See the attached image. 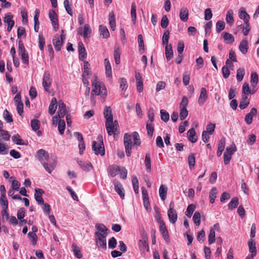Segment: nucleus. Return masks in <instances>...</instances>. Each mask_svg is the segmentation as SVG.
Listing matches in <instances>:
<instances>
[{"label":"nucleus","mask_w":259,"mask_h":259,"mask_svg":"<svg viewBox=\"0 0 259 259\" xmlns=\"http://www.w3.org/2000/svg\"><path fill=\"white\" fill-rule=\"evenodd\" d=\"M208 98L207 91L205 88H202L200 90V95L198 99V103L199 105H203Z\"/></svg>","instance_id":"aec40b11"},{"label":"nucleus","mask_w":259,"mask_h":259,"mask_svg":"<svg viewBox=\"0 0 259 259\" xmlns=\"http://www.w3.org/2000/svg\"><path fill=\"white\" fill-rule=\"evenodd\" d=\"M188 161L190 169H193L195 165V156L194 153H191L189 155Z\"/></svg>","instance_id":"49530a36"},{"label":"nucleus","mask_w":259,"mask_h":259,"mask_svg":"<svg viewBox=\"0 0 259 259\" xmlns=\"http://www.w3.org/2000/svg\"><path fill=\"white\" fill-rule=\"evenodd\" d=\"M96 241L97 246L104 250L107 248L106 236L100 232L95 233Z\"/></svg>","instance_id":"39448f33"},{"label":"nucleus","mask_w":259,"mask_h":259,"mask_svg":"<svg viewBox=\"0 0 259 259\" xmlns=\"http://www.w3.org/2000/svg\"><path fill=\"white\" fill-rule=\"evenodd\" d=\"M0 203L3 208H8V201L7 199L6 196L4 194H1L0 197Z\"/></svg>","instance_id":"0e129e2a"},{"label":"nucleus","mask_w":259,"mask_h":259,"mask_svg":"<svg viewBox=\"0 0 259 259\" xmlns=\"http://www.w3.org/2000/svg\"><path fill=\"white\" fill-rule=\"evenodd\" d=\"M72 247L73 249L75 256L77 258H81L82 257V254L81 253L80 250L78 248L77 245L75 244H73Z\"/></svg>","instance_id":"69168bd1"},{"label":"nucleus","mask_w":259,"mask_h":259,"mask_svg":"<svg viewBox=\"0 0 259 259\" xmlns=\"http://www.w3.org/2000/svg\"><path fill=\"white\" fill-rule=\"evenodd\" d=\"M49 16L54 29L57 31L59 28V24L56 13L54 10H51L49 11Z\"/></svg>","instance_id":"1a4fd4ad"},{"label":"nucleus","mask_w":259,"mask_h":259,"mask_svg":"<svg viewBox=\"0 0 259 259\" xmlns=\"http://www.w3.org/2000/svg\"><path fill=\"white\" fill-rule=\"evenodd\" d=\"M189 11L187 8H182L180 10V18L183 22L187 21L188 19Z\"/></svg>","instance_id":"393cba45"},{"label":"nucleus","mask_w":259,"mask_h":259,"mask_svg":"<svg viewBox=\"0 0 259 259\" xmlns=\"http://www.w3.org/2000/svg\"><path fill=\"white\" fill-rule=\"evenodd\" d=\"M218 193V190L216 187H213L209 194V198L210 199V202L212 204L214 202L217 194Z\"/></svg>","instance_id":"a18cd8bd"},{"label":"nucleus","mask_w":259,"mask_h":259,"mask_svg":"<svg viewBox=\"0 0 259 259\" xmlns=\"http://www.w3.org/2000/svg\"><path fill=\"white\" fill-rule=\"evenodd\" d=\"M98 141H93L92 143V148L95 154L97 155H100L104 156L105 154V148L103 143V137L101 135H99L97 137Z\"/></svg>","instance_id":"7ed1b4c3"},{"label":"nucleus","mask_w":259,"mask_h":259,"mask_svg":"<svg viewBox=\"0 0 259 259\" xmlns=\"http://www.w3.org/2000/svg\"><path fill=\"white\" fill-rule=\"evenodd\" d=\"M12 140L13 142L18 145H27L28 144V142L25 143L19 134H16L13 136Z\"/></svg>","instance_id":"c85d7f7f"},{"label":"nucleus","mask_w":259,"mask_h":259,"mask_svg":"<svg viewBox=\"0 0 259 259\" xmlns=\"http://www.w3.org/2000/svg\"><path fill=\"white\" fill-rule=\"evenodd\" d=\"M167 190V187L165 185H161L159 187V196L162 201H164L166 198Z\"/></svg>","instance_id":"b1692460"},{"label":"nucleus","mask_w":259,"mask_h":259,"mask_svg":"<svg viewBox=\"0 0 259 259\" xmlns=\"http://www.w3.org/2000/svg\"><path fill=\"white\" fill-rule=\"evenodd\" d=\"M245 74V70L243 68H239L237 70L236 78L238 81L242 80Z\"/></svg>","instance_id":"4d7b16f0"},{"label":"nucleus","mask_w":259,"mask_h":259,"mask_svg":"<svg viewBox=\"0 0 259 259\" xmlns=\"http://www.w3.org/2000/svg\"><path fill=\"white\" fill-rule=\"evenodd\" d=\"M105 126L108 134L109 136L113 135L115 137L116 134L118 135L119 133L118 130L115 128V127H113V121H112L111 123L105 122Z\"/></svg>","instance_id":"2eb2a0df"},{"label":"nucleus","mask_w":259,"mask_h":259,"mask_svg":"<svg viewBox=\"0 0 259 259\" xmlns=\"http://www.w3.org/2000/svg\"><path fill=\"white\" fill-rule=\"evenodd\" d=\"M196 132L194 128H190L187 132V137L188 140L192 143L196 142L197 139L196 138Z\"/></svg>","instance_id":"bb28decb"},{"label":"nucleus","mask_w":259,"mask_h":259,"mask_svg":"<svg viewBox=\"0 0 259 259\" xmlns=\"http://www.w3.org/2000/svg\"><path fill=\"white\" fill-rule=\"evenodd\" d=\"M39 12L38 9L35 10V15L34 16V29L35 32H38L39 28V22L38 20Z\"/></svg>","instance_id":"473e14b6"},{"label":"nucleus","mask_w":259,"mask_h":259,"mask_svg":"<svg viewBox=\"0 0 259 259\" xmlns=\"http://www.w3.org/2000/svg\"><path fill=\"white\" fill-rule=\"evenodd\" d=\"M78 49L79 52V59L82 61L87 58V54L84 45L82 42H78Z\"/></svg>","instance_id":"dca6fc26"},{"label":"nucleus","mask_w":259,"mask_h":259,"mask_svg":"<svg viewBox=\"0 0 259 259\" xmlns=\"http://www.w3.org/2000/svg\"><path fill=\"white\" fill-rule=\"evenodd\" d=\"M10 182L12 183L11 188L18 191L20 186V183L18 181L15 180L13 177H10Z\"/></svg>","instance_id":"5fc2aeb1"},{"label":"nucleus","mask_w":259,"mask_h":259,"mask_svg":"<svg viewBox=\"0 0 259 259\" xmlns=\"http://www.w3.org/2000/svg\"><path fill=\"white\" fill-rule=\"evenodd\" d=\"M239 17L241 19L244 21L245 24H249V15L246 12L243 8H241L239 11Z\"/></svg>","instance_id":"412c9836"},{"label":"nucleus","mask_w":259,"mask_h":259,"mask_svg":"<svg viewBox=\"0 0 259 259\" xmlns=\"http://www.w3.org/2000/svg\"><path fill=\"white\" fill-rule=\"evenodd\" d=\"M239 204V200L237 197H233L228 204V208L230 210L235 208Z\"/></svg>","instance_id":"de8ad7c7"},{"label":"nucleus","mask_w":259,"mask_h":259,"mask_svg":"<svg viewBox=\"0 0 259 259\" xmlns=\"http://www.w3.org/2000/svg\"><path fill=\"white\" fill-rule=\"evenodd\" d=\"M225 146V139L224 138L220 140L218 144V148L217 152L218 157H220L222 154L223 151L224 150Z\"/></svg>","instance_id":"2f4dec72"},{"label":"nucleus","mask_w":259,"mask_h":259,"mask_svg":"<svg viewBox=\"0 0 259 259\" xmlns=\"http://www.w3.org/2000/svg\"><path fill=\"white\" fill-rule=\"evenodd\" d=\"M37 159L41 162L44 168L49 173L51 174L56 166V164L53 163L49 164L46 161H48L49 158L48 153L44 149L38 150L35 155Z\"/></svg>","instance_id":"f03ea898"},{"label":"nucleus","mask_w":259,"mask_h":259,"mask_svg":"<svg viewBox=\"0 0 259 259\" xmlns=\"http://www.w3.org/2000/svg\"><path fill=\"white\" fill-rule=\"evenodd\" d=\"M132 21L134 24L136 23L137 16H136V5L135 3H133L131 6V12Z\"/></svg>","instance_id":"37998d69"},{"label":"nucleus","mask_w":259,"mask_h":259,"mask_svg":"<svg viewBox=\"0 0 259 259\" xmlns=\"http://www.w3.org/2000/svg\"><path fill=\"white\" fill-rule=\"evenodd\" d=\"M78 163L80 167L84 171H89L93 168L92 164L89 162H83L82 161H78Z\"/></svg>","instance_id":"c756f323"},{"label":"nucleus","mask_w":259,"mask_h":259,"mask_svg":"<svg viewBox=\"0 0 259 259\" xmlns=\"http://www.w3.org/2000/svg\"><path fill=\"white\" fill-rule=\"evenodd\" d=\"M109 21L111 29L113 31L115 30L116 28V23L115 16L113 12L109 13Z\"/></svg>","instance_id":"c03bdc74"},{"label":"nucleus","mask_w":259,"mask_h":259,"mask_svg":"<svg viewBox=\"0 0 259 259\" xmlns=\"http://www.w3.org/2000/svg\"><path fill=\"white\" fill-rule=\"evenodd\" d=\"M65 39V36L63 34H61V35H56L54 37L53 39V44L57 51L61 50L63 42Z\"/></svg>","instance_id":"0eeeda50"},{"label":"nucleus","mask_w":259,"mask_h":259,"mask_svg":"<svg viewBox=\"0 0 259 259\" xmlns=\"http://www.w3.org/2000/svg\"><path fill=\"white\" fill-rule=\"evenodd\" d=\"M142 193L144 207L148 210L150 206V202L147 191L144 187L142 188Z\"/></svg>","instance_id":"6ab92c4d"},{"label":"nucleus","mask_w":259,"mask_h":259,"mask_svg":"<svg viewBox=\"0 0 259 259\" xmlns=\"http://www.w3.org/2000/svg\"><path fill=\"white\" fill-rule=\"evenodd\" d=\"M159 230L165 241L167 243H169L170 241L169 237L168 235V231L167 229H166L164 222L160 223V226H159Z\"/></svg>","instance_id":"ddd939ff"},{"label":"nucleus","mask_w":259,"mask_h":259,"mask_svg":"<svg viewBox=\"0 0 259 259\" xmlns=\"http://www.w3.org/2000/svg\"><path fill=\"white\" fill-rule=\"evenodd\" d=\"M65 122L63 119H60L58 121V131L61 135H63L65 129Z\"/></svg>","instance_id":"bf43d9fd"},{"label":"nucleus","mask_w":259,"mask_h":259,"mask_svg":"<svg viewBox=\"0 0 259 259\" xmlns=\"http://www.w3.org/2000/svg\"><path fill=\"white\" fill-rule=\"evenodd\" d=\"M10 137L11 135L7 131L2 130L0 131V142L9 141Z\"/></svg>","instance_id":"4c0bfd02"},{"label":"nucleus","mask_w":259,"mask_h":259,"mask_svg":"<svg viewBox=\"0 0 259 259\" xmlns=\"http://www.w3.org/2000/svg\"><path fill=\"white\" fill-rule=\"evenodd\" d=\"M225 26V23L223 21L219 20L216 23V31L218 33L222 31Z\"/></svg>","instance_id":"774afa93"},{"label":"nucleus","mask_w":259,"mask_h":259,"mask_svg":"<svg viewBox=\"0 0 259 259\" xmlns=\"http://www.w3.org/2000/svg\"><path fill=\"white\" fill-rule=\"evenodd\" d=\"M196 206L193 204H189L187 208L186 209V211L185 212V214L189 218H191L193 212L194 211L195 209Z\"/></svg>","instance_id":"864d4df0"},{"label":"nucleus","mask_w":259,"mask_h":259,"mask_svg":"<svg viewBox=\"0 0 259 259\" xmlns=\"http://www.w3.org/2000/svg\"><path fill=\"white\" fill-rule=\"evenodd\" d=\"M92 32L90 25L88 24H85L84 26L83 32L82 35L84 38H88ZM79 34L82 35V33L78 32Z\"/></svg>","instance_id":"603ef678"},{"label":"nucleus","mask_w":259,"mask_h":259,"mask_svg":"<svg viewBox=\"0 0 259 259\" xmlns=\"http://www.w3.org/2000/svg\"><path fill=\"white\" fill-rule=\"evenodd\" d=\"M40 121L36 119H33L31 121V126L33 131L36 132L38 131L40 127Z\"/></svg>","instance_id":"6e6d98bb"},{"label":"nucleus","mask_w":259,"mask_h":259,"mask_svg":"<svg viewBox=\"0 0 259 259\" xmlns=\"http://www.w3.org/2000/svg\"><path fill=\"white\" fill-rule=\"evenodd\" d=\"M132 136L134 141L133 143V147L137 148V147L140 146L141 144L140 136L138 133L137 132H133L132 133Z\"/></svg>","instance_id":"7c9ffc66"},{"label":"nucleus","mask_w":259,"mask_h":259,"mask_svg":"<svg viewBox=\"0 0 259 259\" xmlns=\"http://www.w3.org/2000/svg\"><path fill=\"white\" fill-rule=\"evenodd\" d=\"M52 83V79L50 77V73L48 71H46L44 73L42 79V85L44 90L48 92Z\"/></svg>","instance_id":"6e6552de"},{"label":"nucleus","mask_w":259,"mask_h":259,"mask_svg":"<svg viewBox=\"0 0 259 259\" xmlns=\"http://www.w3.org/2000/svg\"><path fill=\"white\" fill-rule=\"evenodd\" d=\"M160 113L161 120L165 122H167L169 119V113L163 109L160 110Z\"/></svg>","instance_id":"052dcab7"},{"label":"nucleus","mask_w":259,"mask_h":259,"mask_svg":"<svg viewBox=\"0 0 259 259\" xmlns=\"http://www.w3.org/2000/svg\"><path fill=\"white\" fill-rule=\"evenodd\" d=\"M200 213L198 211H196L193 217V221L197 226H198L200 224Z\"/></svg>","instance_id":"338daca9"},{"label":"nucleus","mask_w":259,"mask_h":259,"mask_svg":"<svg viewBox=\"0 0 259 259\" xmlns=\"http://www.w3.org/2000/svg\"><path fill=\"white\" fill-rule=\"evenodd\" d=\"M99 31L100 35L102 36L103 38H107L109 37L110 34L107 28L103 25H100Z\"/></svg>","instance_id":"f704fd0d"},{"label":"nucleus","mask_w":259,"mask_h":259,"mask_svg":"<svg viewBox=\"0 0 259 259\" xmlns=\"http://www.w3.org/2000/svg\"><path fill=\"white\" fill-rule=\"evenodd\" d=\"M114 185L115 191L118 193L121 199L124 198V190L122 184L118 181L115 180L113 182Z\"/></svg>","instance_id":"9d476101"},{"label":"nucleus","mask_w":259,"mask_h":259,"mask_svg":"<svg viewBox=\"0 0 259 259\" xmlns=\"http://www.w3.org/2000/svg\"><path fill=\"white\" fill-rule=\"evenodd\" d=\"M233 12L232 10H230L227 12L226 15V21L230 25H232L234 23V18L233 17Z\"/></svg>","instance_id":"09e8293b"},{"label":"nucleus","mask_w":259,"mask_h":259,"mask_svg":"<svg viewBox=\"0 0 259 259\" xmlns=\"http://www.w3.org/2000/svg\"><path fill=\"white\" fill-rule=\"evenodd\" d=\"M258 81V76L256 72H252L251 74L250 83L251 86L254 88Z\"/></svg>","instance_id":"79ce46f5"},{"label":"nucleus","mask_w":259,"mask_h":259,"mask_svg":"<svg viewBox=\"0 0 259 259\" xmlns=\"http://www.w3.org/2000/svg\"><path fill=\"white\" fill-rule=\"evenodd\" d=\"M18 53L20 56L22 62L23 64L28 65L29 64V57L28 53L26 52L24 46L21 40H19L18 41Z\"/></svg>","instance_id":"20e7f679"},{"label":"nucleus","mask_w":259,"mask_h":259,"mask_svg":"<svg viewBox=\"0 0 259 259\" xmlns=\"http://www.w3.org/2000/svg\"><path fill=\"white\" fill-rule=\"evenodd\" d=\"M57 101L56 98L54 97L52 99L50 106L49 107V112L52 115H53L57 109Z\"/></svg>","instance_id":"5701e85b"},{"label":"nucleus","mask_w":259,"mask_h":259,"mask_svg":"<svg viewBox=\"0 0 259 259\" xmlns=\"http://www.w3.org/2000/svg\"><path fill=\"white\" fill-rule=\"evenodd\" d=\"M215 231L214 229L210 228L208 239L209 244H211L215 242Z\"/></svg>","instance_id":"e2e57ef3"},{"label":"nucleus","mask_w":259,"mask_h":259,"mask_svg":"<svg viewBox=\"0 0 259 259\" xmlns=\"http://www.w3.org/2000/svg\"><path fill=\"white\" fill-rule=\"evenodd\" d=\"M239 49L242 54H246L247 53L248 51V42L246 39L241 40L239 46Z\"/></svg>","instance_id":"cd10ccee"},{"label":"nucleus","mask_w":259,"mask_h":259,"mask_svg":"<svg viewBox=\"0 0 259 259\" xmlns=\"http://www.w3.org/2000/svg\"><path fill=\"white\" fill-rule=\"evenodd\" d=\"M132 183L134 192L138 194L139 193V182L137 178L135 176L132 177Z\"/></svg>","instance_id":"680f3d73"},{"label":"nucleus","mask_w":259,"mask_h":259,"mask_svg":"<svg viewBox=\"0 0 259 259\" xmlns=\"http://www.w3.org/2000/svg\"><path fill=\"white\" fill-rule=\"evenodd\" d=\"M105 64L106 74L107 77H110L112 75V70L110 63L107 59L104 60Z\"/></svg>","instance_id":"8fccbe9b"},{"label":"nucleus","mask_w":259,"mask_h":259,"mask_svg":"<svg viewBox=\"0 0 259 259\" xmlns=\"http://www.w3.org/2000/svg\"><path fill=\"white\" fill-rule=\"evenodd\" d=\"M249 104V101L247 99V96L242 95V98L239 104V107L241 109H245Z\"/></svg>","instance_id":"c9c22d12"},{"label":"nucleus","mask_w":259,"mask_h":259,"mask_svg":"<svg viewBox=\"0 0 259 259\" xmlns=\"http://www.w3.org/2000/svg\"><path fill=\"white\" fill-rule=\"evenodd\" d=\"M257 112L255 108H252L250 112L245 115L244 120L247 124H250L252 123L253 116L256 115Z\"/></svg>","instance_id":"f3484780"},{"label":"nucleus","mask_w":259,"mask_h":259,"mask_svg":"<svg viewBox=\"0 0 259 259\" xmlns=\"http://www.w3.org/2000/svg\"><path fill=\"white\" fill-rule=\"evenodd\" d=\"M139 249L142 251H149L148 240H140L139 241Z\"/></svg>","instance_id":"58836bf2"},{"label":"nucleus","mask_w":259,"mask_h":259,"mask_svg":"<svg viewBox=\"0 0 259 259\" xmlns=\"http://www.w3.org/2000/svg\"><path fill=\"white\" fill-rule=\"evenodd\" d=\"M145 164L147 172L151 171V158L149 153H146L145 155Z\"/></svg>","instance_id":"3c124183"},{"label":"nucleus","mask_w":259,"mask_h":259,"mask_svg":"<svg viewBox=\"0 0 259 259\" xmlns=\"http://www.w3.org/2000/svg\"><path fill=\"white\" fill-rule=\"evenodd\" d=\"M248 245L249 246V252L251 253V257L253 258L256 255V246L254 240L250 239L248 241Z\"/></svg>","instance_id":"4be33fe9"},{"label":"nucleus","mask_w":259,"mask_h":259,"mask_svg":"<svg viewBox=\"0 0 259 259\" xmlns=\"http://www.w3.org/2000/svg\"><path fill=\"white\" fill-rule=\"evenodd\" d=\"M167 215L169 222L171 224H175L177 221L178 216L176 210L174 209V203L171 202L169 204V208L167 211Z\"/></svg>","instance_id":"423d86ee"},{"label":"nucleus","mask_w":259,"mask_h":259,"mask_svg":"<svg viewBox=\"0 0 259 259\" xmlns=\"http://www.w3.org/2000/svg\"><path fill=\"white\" fill-rule=\"evenodd\" d=\"M45 193L44 190L39 188L35 189L34 198L38 204H44V201L42 197V195Z\"/></svg>","instance_id":"9b49d317"},{"label":"nucleus","mask_w":259,"mask_h":259,"mask_svg":"<svg viewBox=\"0 0 259 259\" xmlns=\"http://www.w3.org/2000/svg\"><path fill=\"white\" fill-rule=\"evenodd\" d=\"M222 35L226 44H232L234 41V38L232 34L226 32H223Z\"/></svg>","instance_id":"a878e982"},{"label":"nucleus","mask_w":259,"mask_h":259,"mask_svg":"<svg viewBox=\"0 0 259 259\" xmlns=\"http://www.w3.org/2000/svg\"><path fill=\"white\" fill-rule=\"evenodd\" d=\"M3 117L5 120L8 123H11L13 121L12 115L8 111L7 109H5L3 113Z\"/></svg>","instance_id":"13d9d810"},{"label":"nucleus","mask_w":259,"mask_h":259,"mask_svg":"<svg viewBox=\"0 0 259 259\" xmlns=\"http://www.w3.org/2000/svg\"><path fill=\"white\" fill-rule=\"evenodd\" d=\"M13 18V15L11 13H8L5 14V17L4 18V22L5 23H7L8 25H14L15 22L12 20Z\"/></svg>","instance_id":"ea45409f"},{"label":"nucleus","mask_w":259,"mask_h":259,"mask_svg":"<svg viewBox=\"0 0 259 259\" xmlns=\"http://www.w3.org/2000/svg\"><path fill=\"white\" fill-rule=\"evenodd\" d=\"M103 115L104 118L106 119L105 122L111 123L113 121V115L112 113V110L110 106H106L104 108L103 111Z\"/></svg>","instance_id":"f8f14e48"},{"label":"nucleus","mask_w":259,"mask_h":259,"mask_svg":"<svg viewBox=\"0 0 259 259\" xmlns=\"http://www.w3.org/2000/svg\"><path fill=\"white\" fill-rule=\"evenodd\" d=\"M58 114L60 118H63L67 113L66 105L62 101H59Z\"/></svg>","instance_id":"a211bd4d"},{"label":"nucleus","mask_w":259,"mask_h":259,"mask_svg":"<svg viewBox=\"0 0 259 259\" xmlns=\"http://www.w3.org/2000/svg\"><path fill=\"white\" fill-rule=\"evenodd\" d=\"M165 51L166 59L168 61H169L173 57V51L171 45L170 44L169 45H166Z\"/></svg>","instance_id":"e433bc0d"},{"label":"nucleus","mask_w":259,"mask_h":259,"mask_svg":"<svg viewBox=\"0 0 259 259\" xmlns=\"http://www.w3.org/2000/svg\"><path fill=\"white\" fill-rule=\"evenodd\" d=\"M121 166L115 164L110 165L107 171L109 176L111 177H114L119 174Z\"/></svg>","instance_id":"4468645a"},{"label":"nucleus","mask_w":259,"mask_h":259,"mask_svg":"<svg viewBox=\"0 0 259 259\" xmlns=\"http://www.w3.org/2000/svg\"><path fill=\"white\" fill-rule=\"evenodd\" d=\"M120 50L119 47H115L114 52V59L116 64L118 65L120 62Z\"/></svg>","instance_id":"a19ab883"},{"label":"nucleus","mask_w":259,"mask_h":259,"mask_svg":"<svg viewBox=\"0 0 259 259\" xmlns=\"http://www.w3.org/2000/svg\"><path fill=\"white\" fill-rule=\"evenodd\" d=\"M92 85L93 90L92 94L95 95H101L103 98L102 102H104L105 99L107 95V90L102 82H99L97 76L94 75L92 80Z\"/></svg>","instance_id":"f257e3e1"},{"label":"nucleus","mask_w":259,"mask_h":259,"mask_svg":"<svg viewBox=\"0 0 259 259\" xmlns=\"http://www.w3.org/2000/svg\"><path fill=\"white\" fill-rule=\"evenodd\" d=\"M95 227L98 230L97 232H100L101 234H105V236H107L108 229L104 224H97Z\"/></svg>","instance_id":"72a5a7b5"}]
</instances>
